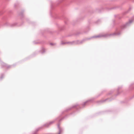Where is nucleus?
<instances>
[{"mask_svg":"<svg viewBox=\"0 0 134 134\" xmlns=\"http://www.w3.org/2000/svg\"><path fill=\"white\" fill-rule=\"evenodd\" d=\"M60 132H59V133L58 134H60Z\"/></svg>","mask_w":134,"mask_h":134,"instance_id":"f257e3e1","label":"nucleus"}]
</instances>
